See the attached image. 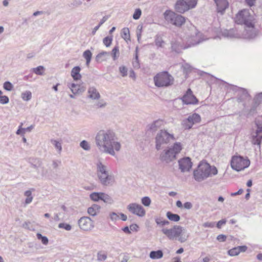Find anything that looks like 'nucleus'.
I'll return each instance as SVG.
<instances>
[{
  "mask_svg": "<svg viewBox=\"0 0 262 262\" xmlns=\"http://www.w3.org/2000/svg\"><path fill=\"white\" fill-rule=\"evenodd\" d=\"M182 149V144L180 142L175 143L172 146L164 150L160 154V159L167 164L169 163L176 159V156Z\"/></svg>",
  "mask_w": 262,
  "mask_h": 262,
  "instance_id": "obj_6",
  "label": "nucleus"
},
{
  "mask_svg": "<svg viewBox=\"0 0 262 262\" xmlns=\"http://www.w3.org/2000/svg\"><path fill=\"white\" fill-rule=\"evenodd\" d=\"M163 125V121L158 119L153 122L149 127V129L152 132H156L159 128Z\"/></svg>",
  "mask_w": 262,
  "mask_h": 262,
  "instance_id": "obj_27",
  "label": "nucleus"
},
{
  "mask_svg": "<svg viewBox=\"0 0 262 262\" xmlns=\"http://www.w3.org/2000/svg\"><path fill=\"white\" fill-rule=\"evenodd\" d=\"M155 222L157 224V225L159 227H163V224H164V220L163 217H155Z\"/></svg>",
  "mask_w": 262,
  "mask_h": 262,
  "instance_id": "obj_49",
  "label": "nucleus"
},
{
  "mask_svg": "<svg viewBox=\"0 0 262 262\" xmlns=\"http://www.w3.org/2000/svg\"><path fill=\"white\" fill-rule=\"evenodd\" d=\"M36 236L38 239L41 240V243L43 245H46L48 244L49 240L46 236H42V234L39 233H37Z\"/></svg>",
  "mask_w": 262,
  "mask_h": 262,
  "instance_id": "obj_44",
  "label": "nucleus"
},
{
  "mask_svg": "<svg viewBox=\"0 0 262 262\" xmlns=\"http://www.w3.org/2000/svg\"><path fill=\"white\" fill-rule=\"evenodd\" d=\"M96 173L100 183L103 186L112 185L115 181L114 177L109 173L107 167L101 162L97 164Z\"/></svg>",
  "mask_w": 262,
  "mask_h": 262,
  "instance_id": "obj_5",
  "label": "nucleus"
},
{
  "mask_svg": "<svg viewBox=\"0 0 262 262\" xmlns=\"http://www.w3.org/2000/svg\"><path fill=\"white\" fill-rule=\"evenodd\" d=\"M51 142L54 145L56 149L58 150V152L60 153L62 150L61 143L55 140H51Z\"/></svg>",
  "mask_w": 262,
  "mask_h": 262,
  "instance_id": "obj_42",
  "label": "nucleus"
},
{
  "mask_svg": "<svg viewBox=\"0 0 262 262\" xmlns=\"http://www.w3.org/2000/svg\"><path fill=\"white\" fill-rule=\"evenodd\" d=\"M101 200H102L104 203L111 204L113 203L112 198L104 193L102 192Z\"/></svg>",
  "mask_w": 262,
  "mask_h": 262,
  "instance_id": "obj_35",
  "label": "nucleus"
},
{
  "mask_svg": "<svg viewBox=\"0 0 262 262\" xmlns=\"http://www.w3.org/2000/svg\"><path fill=\"white\" fill-rule=\"evenodd\" d=\"M217 172L215 167H212L208 163L202 161L193 171V177L195 181L201 182L208 177L217 174Z\"/></svg>",
  "mask_w": 262,
  "mask_h": 262,
  "instance_id": "obj_3",
  "label": "nucleus"
},
{
  "mask_svg": "<svg viewBox=\"0 0 262 262\" xmlns=\"http://www.w3.org/2000/svg\"><path fill=\"white\" fill-rule=\"evenodd\" d=\"M119 71L122 77H125L127 75V69L125 66L119 67Z\"/></svg>",
  "mask_w": 262,
  "mask_h": 262,
  "instance_id": "obj_56",
  "label": "nucleus"
},
{
  "mask_svg": "<svg viewBox=\"0 0 262 262\" xmlns=\"http://www.w3.org/2000/svg\"><path fill=\"white\" fill-rule=\"evenodd\" d=\"M100 206L97 204H93L88 209V213L91 216H94L99 213Z\"/></svg>",
  "mask_w": 262,
  "mask_h": 262,
  "instance_id": "obj_25",
  "label": "nucleus"
},
{
  "mask_svg": "<svg viewBox=\"0 0 262 262\" xmlns=\"http://www.w3.org/2000/svg\"><path fill=\"white\" fill-rule=\"evenodd\" d=\"M41 174L42 177L47 178L49 179H52L55 178L56 174L52 170L45 169L44 167L42 168Z\"/></svg>",
  "mask_w": 262,
  "mask_h": 262,
  "instance_id": "obj_29",
  "label": "nucleus"
},
{
  "mask_svg": "<svg viewBox=\"0 0 262 262\" xmlns=\"http://www.w3.org/2000/svg\"><path fill=\"white\" fill-rule=\"evenodd\" d=\"M179 169L182 172L189 171L192 166L191 159L189 157H184L178 161Z\"/></svg>",
  "mask_w": 262,
  "mask_h": 262,
  "instance_id": "obj_15",
  "label": "nucleus"
},
{
  "mask_svg": "<svg viewBox=\"0 0 262 262\" xmlns=\"http://www.w3.org/2000/svg\"><path fill=\"white\" fill-rule=\"evenodd\" d=\"M250 164V160L245 159L242 156H233L231 161L232 168L237 171H239L247 168Z\"/></svg>",
  "mask_w": 262,
  "mask_h": 262,
  "instance_id": "obj_10",
  "label": "nucleus"
},
{
  "mask_svg": "<svg viewBox=\"0 0 262 262\" xmlns=\"http://www.w3.org/2000/svg\"><path fill=\"white\" fill-rule=\"evenodd\" d=\"M254 20L253 16L250 14L248 9H243L236 15L235 22L238 24H243L245 26L244 38L252 39L256 36Z\"/></svg>",
  "mask_w": 262,
  "mask_h": 262,
  "instance_id": "obj_2",
  "label": "nucleus"
},
{
  "mask_svg": "<svg viewBox=\"0 0 262 262\" xmlns=\"http://www.w3.org/2000/svg\"><path fill=\"white\" fill-rule=\"evenodd\" d=\"M88 97L92 100H98L100 97V95L96 88L91 86L88 91Z\"/></svg>",
  "mask_w": 262,
  "mask_h": 262,
  "instance_id": "obj_21",
  "label": "nucleus"
},
{
  "mask_svg": "<svg viewBox=\"0 0 262 262\" xmlns=\"http://www.w3.org/2000/svg\"><path fill=\"white\" fill-rule=\"evenodd\" d=\"M182 100L186 104H195L198 102V100L193 94L190 89L187 90L185 94L182 98Z\"/></svg>",
  "mask_w": 262,
  "mask_h": 262,
  "instance_id": "obj_17",
  "label": "nucleus"
},
{
  "mask_svg": "<svg viewBox=\"0 0 262 262\" xmlns=\"http://www.w3.org/2000/svg\"><path fill=\"white\" fill-rule=\"evenodd\" d=\"M80 146L85 150H89L91 148L89 143L85 140L82 141L80 143Z\"/></svg>",
  "mask_w": 262,
  "mask_h": 262,
  "instance_id": "obj_47",
  "label": "nucleus"
},
{
  "mask_svg": "<svg viewBox=\"0 0 262 262\" xmlns=\"http://www.w3.org/2000/svg\"><path fill=\"white\" fill-rule=\"evenodd\" d=\"M127 208L130 212L139 217H143L145 215V210L141 205L131 203L127 206Z\"/></svg>",
  "mask_w": 262,
  "mask_h": 262,
  "instance_id": "obj_14",
  "label": "nucleus"
},
{
  "mask_svg": "<svg viewBox=\"0 0 262 262\" xmlns=\"http://www.w3.org/2000/svg\"><path fill=\"white\" fill-rule=\"evenodd\" d=\"M254 103L257 104H259L260 102H262V95L261 96H259V93L257 94L254 99Z\"/></svg>",
  "mask_w": 262,
  "mask_h": 262,
  "instance_id": "obj_60",
  "label": "nucleus"
},
{
  "mask_svg": "<svg viewBox=\"0 0 262 262\" xmlns=\"http://www.w3.org/2000/svg\"><path fill=\"white\" fill-rule=\"evenodd\" d=\"M81 68L79 66L74 67L71 71V76L74 80H80L81 78V75L80 74Z\"/></svg>",
  "mask_w": 262,
  "mask_h": 262,
  "instance_id": "obj_26",
  "label": "nucleus"
},
{
  "mask_svg": "<svg viewBox=\"0 0 262 262\" xmlns=\"http://www.w3.org/2000/svg\"><path fill=\"white\" fill-rule=\"evenodd\" d=\"M61 164V161L57 160L52 161V167L54 169L57 168Z\"/></svg>",
  "mask_w": 262,
  "mask_h": 262,
  "instance_id": "obj_61",
  "label": "nucleus"
},
{
  "mask_svg": "<svg viewBox=\"0 0 262 262\" xmlns=\"http://www.w3.org/2000/svg\"><path fill=\"white\" fill-rule=\"evenodd\" d=\"M166 216L171 221L178 222L180 220V216L177 214L172 213L170 211H168L166 213Z\"/></svg>",
  "mask_w": 262,
  "mask_h": 262,
  "instance_id": "obj_31",
  "label": "nucleus"
},
{
  "mask_svg": "<svg viewBox=\"0 0 262 262\" xmlns=\"http://www.w3.org/2000/svg\"><path fill=\"white\" fill-rule=\"evenodd\" d=\"M196 4L197 0H178L175 4V9L178 12L183 13L194 8Z\"/></svg>",
  "mask_w": 262,
  "mask_h": 262,
  "instance_id": "obj_11",
  "label": "nucleus"
},
{
  "mask_svg": "<svg viewBox=\"0 0 262 262\" xmlns=\"http://www.w3.org/2000/svg\"><path fill=\"white\" fill-rule=\"evenodd\" d=\"M183 207L186 209H190L192 207V204L191 203L187 202L184 204Z\"/></svg>",
  "mask_w": 262,
  "mask_h": 262,
  "instance_id": "obj_64",
  "label": "nucleus"
},
{
  "mask_svg": "<svg viewBox=\"0 0 262 262\" xmlns=\"http://www.w3.org/2000/svg\"><path fill=\"white\" fill-rule=\"evenodd\" d=\"M143 26L142 25H138L137 28V36L138 41L139 42L140 39L141 37V34L142 32Z\"/></svg>",
  "mask_w": 262,
  "mask_h": 262,
  "instance_id": "obj_54",
  "label": "nucleus"
},
{
  "mask_svg": "<svg viewBox=\"0 0 262 262\" xmlns=\"http://www.w3.org/2000/svg\"><path fill=\"white\" fill-rule=\"evenodd\" d=\"M238 97L237 100L238 102H243L246 100L249 99L250 95L246 89L238 88Z\"/></svg>",
  "mask_w": 262,
  "mask_h": 262,
  "instance_id": "obj_22",
  "label": "nucleus"
},
{
  "mask_svg": "<svg viewBox=\"0 0 262 262\" xmlns=\"http://www.w3.org/2000/svg\"><path fill=\"white\" fill-rule=\"evenodd\" d=\"M79 228L83 231H90L94 228L93 221L88 216L81 217L78 221Z\"/></svg>",
  "mask_w": 262,
  "mask_h": 262,
  "instance_id": "obj_13",
  "label": "nucleus"
},
{
  "mask_svg": "<svg viewBox=\"0 0 262 262\" xmlns=\"http://www.w3.org/2000/svg\"><path fill=\"white\" fill-rule=\"evenodd\" d=\"M112 56L113 60H116L119 55V47L116 46L112 50V52L110 53V55Z\"/></svg>",
  "mask_w": 262,
  "mask_h": 262,
  "instance_id": "obj_39",
  "label": "nucleus"
},
{
  "mask_svg": "<svg viewBox=\"0 0 262 262\" xmlns=\"http://www.w3.org/2000/svg\"><path fill=\"white\" fill-rule=\"evenodd\" d=\"M154 81L157 87H167L173 84L174 79L168 72L164 71L158 73L154 77Z\"/></svg>",
  "mask_w": 262,
  "mask_h": 262,
  "instance_id": "obj_7",
  "label": "nucleus"
},
{
  "mask_svg": "<svg viewBox=\"0 0 262 262\" xmlns=\"http://www.w3.org/2000/svg\"><path fill=\"white\" fill-rule=\"evenodd\" d=\"M24 194L27 197L25 200L26 204H29L31 203L33 200L32 192L30 190H27L25 192Z\"/></svg>",
  "mask_w": 262,
  "mask_h": 262,
  "instance_id": "obj_38",
  "label": "nucleus"
},
{
  "mask_svg": "<svg viewBox=\"0 0 262 262\" xmlns=\"http://www.w3.org/2000/svg\"><path fill=\"white\" fill-rule=\"evenodd\" d=\"M171 48L173 51L176 53H180L183 49H185V47H183L178 41H172L171 42Z\"/></svg>",
  "mask_w": 262,
  "mask_h": 262,
  "instance_id": "obj_28",
  "label": "nucleus"
},
{
  "mask_svg": "<svg viewBox=\"0 0 262 262\" xmlns=\"http://www.w3.org/2000/svg\"><path fill=\"white\" fill-rule=\"evenodd\" d=\"M32 70L34 73H35L37 75H43L45 69L44 67L40 66L36 68H33Z\"/></svg>",
  "mask_w": 262,
  "mask_h": 262,
  "instance_id": "obj_37",
  "label": "nucleus"
},
{
  "mask_svg": "<svg viewBox=\"0 0 262 262\" xmlns=\"http://www.w3.org/2000/svg\"><path fill=\"white\" fill-rule=\"evenodd\" d=\"M106 105V103L103 100H101L95 104L97 108L104 107Z\"/></svg>",
  "mask_w": 262,
  "mask_h": 262,
  "instance_id": "obj_58",
  "label": "nucleus"
},
{
  "mask_svg": "<svg viewBox=\"0 0 262 262\" xmlns=\"http://www.w3.org/2000/svg\"><path fill=\"white\" fill-rule=\"evenodd\" d=\"M58 227L59 228L64 229L67 231H70L72 229V227L70 224L64 223H60L58 225Z\"/></svg>",
  "mask_w": 262,
  "mask_h": 262,
  "instance_id": "obj_53",
  "label": "nucleus"
},
{
  "mask_svg": "<svg viewBox=\"0 0 262 262\" xmlns=\"http://www.w3.org/2000/svg\"><path fill=\"white\" fill-rule=\"evenodd\" d=\"M161 231L169 239H177L180 243L185 242L189 237L186 230L179 225H175L170 229L163 228Z\"/></svg>",
  "mask_w": 262,
  "mask_h": 262,
  "instance_id": "obj_4",
  "label": "nucleus"
},
{
  "mask_svg": "<svg viewBox=\"0 0 262 262\" xmlns=\"http://www.w3.org/2000/svg\"><path fill=\"white\" fill-rule=\"evenodd\" d=\"M216 5L217 11L222 14L228 7V3L227 0H214Z\"/></svg>",
  "mask_w": 262,
  "mask_h": 262,
  "instance_id": "obj_18",
  "label": "nucleus"
},
{
  "mask_svg": "<svg viewBox=\"0 0 262 262\" xmlns=\"http://www.w3.org/2000/svg\"><path fill=\"white\" fill-rule=\"evenodd\" d=\"M164 18L166 21L177 27H181L186 21L185 18L170 10H166L164 13Z\"/></svg>",
  "mask_w": 262,
  "mask_h": 262,
  "instance_id": "obj_8",
  "label": "nucleus"
},
{
  "mask_svg": "<svg viewBox=\"0 0 262 262\" xmlns=\"http://www.w3.org/2000/svg\"><path fill=\"white\" fill-rule=\"evenodd\" d=\"M200 121V116L194 113L189 116L187 119L183 120L182 124L185 129H189L192 127L194 123H199Z\"/></svg>",
  "mask_w": 262,
  "mask_h": 262,
  "instance_id": "obj_12",
  "label": "nucleus"
},
{
  "mask_svg": "<svg viewBox=\"0 0 262 262\" xmlns=\"http://www.w3.org/2000/svg\"><path fill=\"white\" fill-rule=\"evenodd\" d=\"M107 258V254L103 251H99L97 253V260L104 261Z\"/></svg>",
  "mask_w": 262,
  "mask_h": 262,
  "instance_id": "obj_41",
  "label": "nucleus"
},
{
  "mask_svg": "<svg viewBox=\"0 0 262 262\" xmlns=\"http://www.w3.org/2000/svg\"><path fill=\"white\" fill-rule=\"evenodd\" d=\"M110 217L112 221H116L119 219V215L113 212L110 213Z\"/></svg>",
  "mask_w": 262,
  "mask_h": 262,
  "instance_id": "obj_57",
  "label": "nucleus"
},
{
  "mask_svg": "<svg viewBox=\"0 0 262 262\" xmlns=\"http://www.w3.org/2000/svg\"><path fill=\"white\" fill-rule=\"evenodd\" d=\"M9 101V99L7 96L0 95V103L2 104H7Z\"/></svg>",
  "mask_w": 262,
  "mask_h": 262,
  "instance_id": "obj_55",
  "label": "nucleus"
},
{
  "mask_svg": "<svg viewBox=\"0 0 262 262\" xmlns=\"http://www.w3.org/2000/svg\"><path fill=\"white\" fill-rule=\"evenodd\" d=\"M96 144L102 153L115 156V151L121 149V144L118 141L115 133L111 130H100L95 137Z\"/></svg>",
  "mask_w": 262,
  "mask_h": 262,
  "instance_id": "obj_1",
  "label": "nucleus"
},
{
  "mask_svg": "<svg viewBox=\"0 0 262 262\" xmlns=\"http://www.w3.org/2000/svg\"><path fill=\"white\" fill-rule=\"evenodd\" d=\"M163 256V253L162 250L151 251L149 253V257L152 259H157L161 258Z\"/></svg>",
  "mask_w": 262,
  "mask_h": 262,
  "instance_id": "obj_30",
  "label": "nucleus"
},
{
  "mask_svg": "<svg viewBox=\"0 0 262 262\" xmlns=\"http://www.w3.org/2000/svg\"><path fill=\"white\" fill-rule=\"evenodd\" d=\"M226 219H222V220L219 221L216 224L217 228H218L219 229H220L221 228L222 226L225 225L226 224Z\"/></svg>",
  "mask_w": 262,
  "mask_h": 262,
  "instance_id": "obj_63",
  "label": "nucleus"
},
{
  "mask_svg": "<svg viewBox=\"0 0 262 262\" xmlns=\"http://www.w3.org/2000/svg\"><path fill=\"white\" fill-rule=\"evenodd\" d=\"M257 105H258V104H255L254 103V104L253 105V106L250 110V111L249 112V113H248V115L252 116V115H253L254 114H255L256 113V107H257Z\"/></svg>",
  "mask_w": 262,
  "mask_h": 262,
  "instance_id": "obj_59",
  "label": "nucleus"
},
{
  "mask_svg": "<svg viewBox=\"0 0 262 262\" xmlns=\"http://www.w3.org/2000/svg\"><path fill=\"white\" fill-rule=\"evenodd\" d=\"M110 56V52L106 51H102L99 53L95 58L96 61L97 62H101L103 61L106 60Z\"/></svg>",
  "mask_w": 262,
  "mask_h": 262,
  "instance_id": "obj_24",
  "label": "nucleus"
},
{
  "mask_svg": "<svg viewBox=\"0 0 262 262\" xmlns=\"http://www.w3.org/2000/svg\"><path fill=\"white\" fill-rule=\"evenodd\" d=\"M92 56V52L89 50H85L83 53V57L86 60V65L87 67L89 66Z\"/></svg>",
  "mask_w": 262,
  "mask_h": 262,
  "instance_id": "obj_32",
  "label": "nucleus"
},
{
  "mask_svg": "<svg viewBox=\"0 0 262 262\" xmlns=\"http://www.w3.org/2000/svg\"><path fill=\"white\" fill-rule=\"evenodd\" d=\"M72 92L74 95L81 94L85 91V87L75 83H71L69 85Z\"/></svg>",
  "mask_w": 262,
  "mask_h": 262,
  "instance_id": "obj_20",
  "label": "nucleus"
},
{
  "mask_svg": "<svg viewBox=\"0 0 262 262\" xmlns=\"http://www.w3.org/2000/svg\"><path fill=\"white\" fill-rule=\"evenodd\" d=\"M257 129L255 135L253 136L252 142L254 144L260 145L262 139V121L261 123L258 120H255Z\"/></svg>",
  "mask_w": 262,
  "mask_h": 262,
  "instance_id": "obj_16",
  "label": "nucleus"
},
{
  "mask_svg": "<svg viewBox=\"0 0 262 262\" xmlns=\"http://www.w3.org/2000/svg\"><path fill=\"white\" fill-rule=\"evenodd\" d=\"M102 192H93L90 194V198L94 201H98L101 200Z\"/></svg>",
  "mask_w": 262,
  "mask_h": 262,
  "instance_id": "obj_40",
  "label": "nucleus"
},
{
  "mask_svg": "<svg viewBox=\"0 0 262 262\" xmlns=\"http://www.w3.org/2000/svg\"><path fill=\"white\" fill-rule=\"evenodd\" d=\"M113 38L112 36H106L103 39V43L106 47H108L112 44Z\"/></svg>",
  "mask_w": 262,
  "mask_h": 262,
  "instance_id": "obj_45",
  "label": "nucleus"
},
{
  "mask_svg": "<svg viewBox=\"0 0 262 262\" xmlns=\"http://www.w3.org/2000/svg\"><path fill=\"white\" fill-rule=\"evenodd\" d=\"M3 88L7 91H11L13 89V85L10 81H6L3 84Z\"/></svg>",
  "mask_w": 262,
  "mask_h": 262,
  "instance_id": "obj_43",
  "label": "nucleus"
},
{
  "mask_svg": "<svg viewBox=\"0 0 262 262\" xmlns=\"http://www.w3.org/2000/svg\"><path fill=\"white\" fill-rule=\"evenodd\" d=\"M21 97L24 101H29L32 98V93L29 91H26L21 93Z\"/></svg>",
  "mask_w": 262,
  "mask_h": 262,
  "instance_id": "obj_36",
  "label": "nucleus"
},
{
  "mask_svg": "<svg viewBox=\"0 0 262 262\" xmlns=\"http://www.w3.org/2000/svg\"><path fill=\"white\" fill-rule=\"evenodd\" d=\"M247 249L246 246H238L234 247L228 251L229 255L233 256L237 255L241 252H245Z\"/></svg>",
  "mask_w": 262,
  "mask_h": 262,
  "instance_id": "obj_23",
  "label": "nucleus"
},
{
  "mask_svg": "<svg viewBox=\"0 0 262 262\" xmlns=\"http://www.w3.org/2000/svg\"><path fill=\"white\" fill-rule=\"evenodd\" d=\"M155 45L158 48H163L164 46L165 42L163 40L162 37L160 35H156L155 39Z\"/></svg>",
  "mask_w": 262,
  "mask_h": 262,
  "instance_id": "obj_33",
  "label": "nucleus"
},
{
  "mask_svg": "<svg viewBox=\"0 0 262 262\" xmlns=\"http://www.w3.org/2000/svg\"><path fill=\"white\" fill-rule=\"evenodd\" d=\"M173 134L169 133L166 130H160L156 136V148L159 150L162 148V145L168 143L170 140H174Z\"/></svg>",
  "mask_w": 262,
  "mask_h": 262,
  "instance_id": "obj_9",
  "label": "nucleus"
},
{
  "mask_svg": "<svg viewBox=\"0 0 262 262\" xmlns=\"http://www.w3.org/2000/svg\"><path fill=\"white\" fill-rule=\"evenodd\" d=\"M226 238L227 236L224 234H220L216 237L217 240L221 242L226 241Z\"/></svg>",
  "mask_w": 262,
  "mask_h": 262,
  "instance_id": "obj_62",
  "label": "nucleus"
},
{
  "mask_svg": "<svg viewBox=\"0 0 262 262\" xmlns=\"http://www.w3.org/2000/svg\"><path fill=\"white\" fill-rule=\"evenodd\" d=\"M82 4V2L81 0H73L72 3L70 5V7L72 8H77L81 6Z\"/></svg>",
  "mask_w": 262,
  "mask_h": 262,
  "instance_id": "obj_51",
  "label": "nucleus"
},
{
  "mask_svg": "<svg viewBox=\"0 0 262 262\" xmlns=\"http://www.w3.org/2000/svg\"><path fill=\"white\" fill-rule=\"evenodd\" d=\"M142 14L141 10L139 8L136 9L133 15V17L134 19L137 20L140 18Z\"/></svg>",
  "mask_w": 262,
  "mask_h": 262,
  "instance_id": "obj_50",
  "label": "nucleus"
},
{
  "mask_svg": "<svg viewBox=\"0 0 262 262\" xmlns=\"http://www.w3.org/2000/svg\"><path fill=\"white\" fill-rule=\"evenodd\" d=\"M141 202L145 206H149L151 203V200L148 196H144L141 199Z\"/></svg>",
  "mask_w": 262,
  "mask_h": 262,
  "instance_id": "obj_52",
  "label": "nucleus"
},
{
  "mask_svg": "<svg viewBox=\"0 0 262 262\" xmlns=\"http://www.w3.org/2000/svg\"><path fill=\"white\" fill-rule=\"evenodd\" d=\"M222 35L225 37L229 38H239L241 37V35L235 29L224 30L222 32Z\"/></svg>",
  "mask_w": 262,
  "mask_h": 262,
  "instance_id": "obj_19",
  "label": "nucleus"
},
{
  "mask_svg": "<svg viewBox=\"0 0 262 262\" xmlns=\"http://www.w3.org/2000/svg\"><path fill=\"white\" fill-rule=\"evenodd\" d=\"M29 162L30 164H38L40 166L42 165V161L39 158H30Z\"/></svg>",
  "mask_w": 262,
  "mask_h": 262,
  "instance_id": "obj_48",
  "label": "nucleus"
},
{
  "mask_svg": "<svg viewBox=\"0 0 262 262\" xmlns=\"http://www.w3.org/2000/svg\"><path fill=\"white\" fill-rule=\"evenodd\" d=\"M121 36L126 41L130 40L129 30L128 28H124L122 29Z\"/></svg>",
  "mask_w": 262,
  "mask_h": 262,
  "instance_id": "obj_34",
  "label": "nucleus"
},
{
  "mask_svg": "<svg viewBox=\"0 0 262 262\" xmlns=\"http://www.w3.org/2000/svg\"><path fill=\"white\" fill-rule=\"evenodd\" d=\"M182 68H183L184 73H185L186 74L190 73L192 70V67L188 63L184 64L182 66Z\"/></svg>",
  "mask_w": 262,
  "mask_h": 262,
  "instance_id": "obj_46",
  "label": "nucleus"
}]
</instances>
